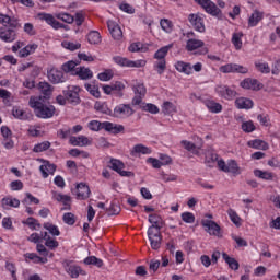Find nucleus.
I'll return each mask as SVG.
<instances>
[{
    "label": "nucleus",
    "mask_w": 280,
    "mask_h": 280,
    "mask_svg": "<svg viewBox=\"0 0 280 280\" xmlns=\"http://www.w3.org/2000/svg\"><path fill=\"white\" fill-rule=\"evenodd\" d=\"M0 40L3 43H14L16 40V33L21 30V23L16 18H11L0 13Z\"/></svg>",
    "instance_id": "1"
},
{
    "label": "nucleus",
    "mask_w": 280,
    "mask_h": 280,
    "mask_svg": "<svg viewBox=\"0 0 280 280\" xmlns=\"http://www.w3.org/2000/svg\"><path fill=\"white\" fill-rule=\"evenodd\" d=\"M149 222L151 226H149L147 235L150 242V246L152 250H159L161 248V244L163 243V236L161 235V229L165 226V221L159 214H150Z\"/></svg>",
    "instance_id": "2"
},
{
    "label": "nucleus",
    "mask_w": 280,
    "mask_h": 280,
    "mask_svg": "<svg viewBox=\"0 0 280 280\" xmlns=\"http://www.w3.org/2000/svg\"><path fill=\"white\" fill-rule=\"evenodd\" d=\"M28 106L33 108L39 119H51L56 115V107L45 102L43 96H31Z\"/></svg>",
    "instance_id": "3"
},
{
    "label": "nucleus",
    "mask_w": 280,
    "mask_h": 280,
    "mask_svg": "<svg viewBox=\"0 0 280 280\" xmlns=\"http://www.w3.org/2000/svg\"><path fill=\"white\" fill-rule=\"evenodd\" d=\"M88 128L93 132H100V130H106V132H110V135H119V132H124L125 130L124 125H117L110 121L101 122L100 120H91L88 124Z\"/></svg>",
    "instance_id": "4"
},
{
    "label": "nucleus",
    "mask_w": 280,
    "mask_h": 280,
    "mask_svg": "<svg viewBox=\"0 0 280 280\" xmlns=\"http://www.w3.org/2000/svg\"><path fill=\"white\" fill-rule=\"evenodd\" d=\"M170 49H172V45L161 47L153 56L154 60H156L153 63V69L159 75H163L165 73V69H167V60H165V58H167Z\"/></svg>",
    "instance_id": "5"
},
{
    "label": "nucleus",
    "mask_w": 280,
    "mask_h": 280,
    "mask_svg": "<svg viewBox=\"0 0 280 280\" xmlns=\"http://www.w3.org/2000/svg\"><path fill=\"white\" fill-rule=\"evenodd\" d=\"M218 170L225 174H234L235 176L242 174V167H240V164H237L235 160H228L225 162L224 159L220 158V161H218Z\"/></svg>",
    "instance_id": "6"
},
{
    "label": "nucleus",
    "mask_w": 280,
    "mask_h": 280,
    "mask_svg": "<svg viewBox=\"0 0 280 280\" xmlns=\"http://www.w3.org/2000/svg\"><path fill=\"white\" fill-rule=\"evenodd\" d=\"M80 91H82V89H80L78 85H68L65 90H62V95H66L68 104L78 106V104L82 102L80 98Z\"/></svg>",
    "instance_id": "7"
},
{
    "label": "nucleus",
    "mask_w": 280,
    "mask_h": 280,
    "mask_svg": "<svg viewBox=\"0 0 280 280\" xmlns=\"http://www.w3.org/2000/svg\"><path fill=\"white\" fill-rule=\"evenodd\" d=\"M115 65L118 67H127L128 69H141V67H145L147 62L143 59H138L132 61L126 57L115 56L113 57Z\"/></svg>",
    "instance_id": "8"
},
{
    "label": "nucleus",
    "mask_w": 280,
    "mask_h": 280,
    "mask_svg": "<svg viewBox=\"0 0 280 280\" xmlns=\"http://www.w3.org/2000/svg\"><path fill=\"white\" fill-rule=\"evenodd\" d=\"M198 5H201V8L207 12V14H210V16H222V10L218 8L215 2L211 0H194Z\"/></svg>",
    "instance_id": "9"
},
{
    "label": "nucleus",
    "mask_w": 280,
    "mask_h": 280,
    "mask_svg": "<svg viewBox=\"0 0 280 280\" xmlns=\"http://www.w3.org/2000/svg\"><path fill=\"white\" fill-rule=\"evenodd\" d=\"M47 78L51 84H62L67 81L63 70L54 67L47 69Z\"/></svg>",
    "instance_id": "10"
},
{
    "label": "nucleus",
    "mask_w": 280,
    "mask_h": 280,
    "mask_svg": "<svg viewBox=\"0 0 280 280\" xmlns=\"http://www.w3.org/2000/svg\"><path fill=\"white\" fill-rule=\"evenodd\" d=\"M135 115V109L130 104H119L114 108V117L118 119H128Z\"/></svg>",
    "instance_id": "11"
},
{
    "label": "nucleus",
    "mask_w": 280,
    "mask_h": 280,
    "mask_svg": "<svg viewBox=\"0 0 280 280\" xmlns=\"http://www.w3.org/2000/svg\"><path fill=\"white\" fill-rule=\"evenodd\" d=\"M188 21L196 32H199L200 34L206 32L205 16H202V14L191 13L188 15Z\"/></svg>",
    "instance_id": "12"
},
{
    "label": "nucleus",
    "mask_w": 280,
    "mask_h": 280,
    "mask_svg": "<svg viewBox=\"0 0 280 280\" xmlns=\"http://www.w3.org/2000/svg\"><path fill=\"white\" fill-rule=\"evenodd\" d=\"M110 170L119 174V176H130L132 173L125 171L126 170V164L121 160H117L115 158H112L109 160V165Z\"/></svg>",
    "instance_id": "13"
},
{
    "label": "nucleus",
    "mask_w": 280,
    "mask_h": 280,
    "mask_svg": "<svg viewBox=\"0 0 280 280\" xmlns=\"http://www.w3.org/2000/svg\"><path fill=\"white\" fill-rule=\"evenodd\" d=\"M240 86L247 91H261V89H264V83L259 82L257 79L246 78L241 81Z\"/></svg>",
    "instance_id": "14"
},
{
    "label": "nucleus",
    "mask_w": 280,
    "mask_h": 280,
    "mask_svg": "<svg viewBox=\"0 0 280 280\" xmlns=\"http://www.w3.org/2000/svg\"><path fill=\"white\" fill-rule=\"evenodd\" d=\"M214 91L217 95H219V97H222L223 100L228 101L233 100L235 95H237V92L229 88V85H217Z\"/></svg>",
    "instance_id": "15"
},
{
    "label": "nucleus",
    "mask_w": 280,
    "mask_h": 280,
    "mask_svg": "<svg viewBox=\"0 0 280 280\" xmlns=\"http://www.w3.org/2000/svg\"><path fill=\"white\" fill-rule=\"evenodd\" d=\"M37 19H39V21H45V23L50 25L52 30H62L63 27L62 23L58 22L57 19L51 15V13H38Z\"/></svg>",
    "instance_id": "16"
},
{
    "label": "nucleus",
    "mask_w": 280,
    "mask_h": 280,
    "mask_svg": "<svg viewBox=\"0 0 280 280\" xmlns=\"http://www.w3.org/2000/svg\"><path fill=\"white\" fill-rule=\"evenodd\" d=\"M12 115L15 119H20L21 121H30L33 115L30 110H24L20 106H14L12 109Z\"/></svg>",
    "instance_id": "17"
},
{
    "label": "nucleus",
    "mask_w": 280,
    "mask_h": 280,
    "mask_svg": "<svg viewBox=\"0 0 280 280\" xmlns=\"http://www.w3.org/2000/svg\"><path fill=\"white\" fill-rule=\"evenodd\" d=\"M201 224L203 228H206V231L209 233V235L220 237V226L218 223H215V221L203 220Z\"/></svg>",
    "instance_id": "18"
},
{
    "label": "nucleus",
    "mask_w": 280,
    "mask_h": 280,
    "mask_svg": "<svg viewBox=\"0 0 280 280\" xmlns=\"http://www.w3.org/2000/svg\"><path fill=\"white\" fill-rule=\"evenodd\" d=\"M107 27L114 40H121L124 32H121L119 24L115 23V21H108Z\"/></svg>",
    "instance_id": "19"
},
{
    "label": "nucleus",
    "mask_w": 280,
    "mask_h": 280,
    "mask_svg": "<svg viewBox=\"0 0 280 280\" xmlns=\"http://www.w3.org/2000/svg\"><path fill=\"white\" fill-rule=\"evenodd\" d=\"M77 200H86L91 196V188L84 183L77 185Z\"/></svg>",
    "instance_id": "20"
},
{
    "label": "nucleus",
    "mask_w": 280,
    "mask_h": 280,
    "mask_svg": "<svg viewBox=\"0 0 280 280\" xmlns=\"http://www.w3.org/2000/svg\"><path fill=\"white\" fill-rule=\"evenodd\" d=\"M65 270L72 279H78L80 275H86V272H84L80 266H75L71 262H66Z\"/></svg>",
    "instance_id": "21"
},
{
    "label": "nucleus",
    "mask_w": 280,
    "mask_h": 280,
    "mask_svg": "<svg viewBox=\"0 0 280 280\" xmlns=\"http://www.w3.org/2000/svg\"><path fill=\"white\" fill-rule=\"evenodd\" d=\"M235 106L240 110H250V108H253V106H255V103L250 98L238 97L235 100Z\"/></svg>",
    "instance_id": "22"
},
{
    "label": "nucleus",
    "mask_w": 280,
    "mask_h": 280,
    "mask_svg": "<svg viewBox=\"0 0 280 280\" xmlns=\"http://www.w3.org/2000/svg\"><path fill=\"white\" fill-rule=\"evenodd\" d=\"M261 21H264V12L254 10L248 19V27H257Z\"/></svg>",
    "instance_id": "23"
},
{
    "label": "nucleus",
    "mask_w": 280,
    "mask_h": 280,
    "mask_svg": "<svg viewBox=\"0 0 280 280\" xmlns=\"http://www.w3.org/2000/svg\"><path fill=\"white\" fill-rule=\"evenodd\" d=\"M36 49H38V44H28L19 50L18 56L19 58H27V56L35 54Z\"/></svg>",
    "instance_id": "24"
},
{
    "label": "nucleus",
    "mask_w": 280,
    "mask_h": 280,
    "mask_svg": "<svg viewBox=\"0 0 280 280\" xmlns=\"http://www.w3.org/2000/svg\"><path fill=\"white\" fill-rule=\"evenodd\" d=\"M70 144L79 148H84L85 145H91V140L86 136L70 137Z\"/></svg>",
    "instance_id": "25"
},
{
    "label": "nucleus",
    "mask_w": 280,
    "mask_h": 280,
    "mask_svg": "<svg viewBox=\"0 0 280 280\" xmlns=\"http://www.w3.org/2000/svg\"><path fill=\"white\" fill-rule=\"evenodd\" d=\"M140 154H152V149L143 144H136L130 150L131 156H140Z\"/></svg>",
    "instance_id": "26"
},
{
    "label": "nucleus",
    "mask_w": 280,
    "mask_h": 280,
    "mask_svg": "<svg viewBox=\"0 0 280 280\" xmlns=\"http://www.w3.org/2000/svg\"><path fill=\"white\" fill-rule=\"evenodd\" d=\"M197 185L203 187V189H213V177L211 176H200L195 179Z\"/></svg>",
    "instance_id": "27"
},
{
    "label": "nucleus",
    "mask_w": 280,
    "mask_h": 280,
    "mask_svg": "<svg viewBox=\"0 0 280 280\" xmlns=\"http://www.w3.org/2000/svg\"><path fill=\"white\" fill-rule=\"evenodd\" d=\"M73 75H78L80 80H91V78H93V71L89 68L79 67L73 72Z\"/></svg>",
    "instance_id": "28"
},
{
    "label": "nucleus",
    "mask_w": 280,
    "mask_h": 280,
    "mask_svg": "<svg viewBox=\"0 0 280 280\" xmlns=\"http://www.w3.org/2000/svg\"><path fill=\"white\" fill-rule=\"evenodd\" d=\"M175 69L178 71V73H185V75H191L192 73L191 63L189 62L177 61L175 63Z\"/></svg>",
    "instance_id": "29"
},
{
    "label": "nucleus",
    "mask_w": 280,
    "mask_h": 280,
    "mask_svg": "<svg viewBox=\"0 0 280 280\" xmlns=\"http://www.w3.org/2000/svg\"><path fill=\"white\" fill-rule=\"evenodd\" d=\"M39 170L43 176H54V173L56 172V164H52L49 161H44Z\"/></svg>",
    "instance_id": "30"
},
{
    "label": "nucleus",
    "mask_w": 280,
    "mask_h": 280,
    "mask_svg": "<svg viewBox=\"0 0 280 280\" xmlns=\"http://www.w3.org/2000/svg\"><path fill=\"white\" fill-rule=\"evenodd\" d=\"M248 148H253L254 150H268L270 145L268 142L260 140V139H255V140H249L247 142Z\"/></svg>",
    "instance_id": "31"
},
{
    "label": "nucleus",
    "mask_w": 280,
    "mask_h": 280,
    "mask_svg": "<svg viewBox=\"0 0 280 280\" xmlns=\"http://www.w3.org/2000/svg\"><path fill=\"white\" fill-rule=\"evenodd\" d=\"M205 47V42L196 38H190L186 43V50L187 51H196V49H200Z\"/></svg>",
    "instance_id": "32"
},
{
    "label": "nucleus",
    "mask_w": 280,
    "mask_h": 280,
    "mask_svg": "<svg viewBox=\"0 0 280 280\" xmlns=\"http://www.w3.org/2000/svg\"><path fill=\"white\" fill-rule=\"evenodd\" d=\"M205 106L208 108L209 113H222V104L213 101V100H207L205 102Z\"/></svg>",
    "instance_id": "33"
},
{
    "label": "nucleus",
    "mask_w": 280,
    "mask_h": 280,
    "mask_svg": "<svg viewBox=\"0 0 280 280\" xmlns=\"http://www.w3.org/2000/svg\"><path fill=\"white\" fill-rule=\"evenodd\" d=\"M242 38H244V33L242 32H236L232 34V45L236 49V51H240L243 47V42Z\"/></svg>",
    "instance_id": "34"
},
{
    "label": "nucleus",
    "mask_w": 280,
    "mask_h": 280,
    "mask_svg": "<svg viewBox=\"0 0 280 280\" xmlns=\"http://www.w3.org/2000/svg\"><path fill=\"white\" fill-rule=\"evenodd\" d=\"M222 258L231 270H240V262L235 258L229 256L226 253H222Z\"/></svg>",
    "instance_id": "35"
},
{
    "label": "nucleus",
    "mask_w": 280,
    "mask_h": 280,
    "mask_svg": "<svg viewBox=\"0 0 280 280\" xmlns=\"http://www.w3.org/2000/svg\"><path fill=\"white\" fill-rule=\"evenodd\" d=\"M180 144L187 150V152H191V154H195L196 156L200 154V150L198 149V147H196V143L189 140H182Z\"/></svg>",
    "instance_id": "36"
},
{
    "label": "nucleus",
    "mask_w": 280,
    "mask_h": 280,
    "mask_svg": "<svg viewBox=\"0 0 280 280\" xmlns=\"http://www.w3.org/2000/svg\"><path fill=\"white\" fill-rule=\"evenodd\" d=\"M86 39L90 43V45H100V43H102V35L97 31H91L86 35Z\"/></svg>",
    "instance_id": "37"
},
{
    "label": "nucleus",
    "mask_w": 280,
    "mask_h": 280,
    "mask_svg": "<svg viewBox=\"0 0 280 280\" xmlns=\"http://www.w3.org/2000/svg\"><path fill=\"white\" fill-rule=\"evenodd\" d=\"M78 65H80V61H68V62H65L62 66H61V69L63 71V73H71V75H73V72L78 69L75 67H78Z\"/></svg>",
    "instance_id": "38"
},
{
    "label": "nucleus",
    "mask_w": 280,
    "mask_h": 280,
    "mask_svg": "<svg viewBox=\"0 0 280 280\" xmlns=\"http://www.w3.org/2000/svg\"><path fill=\"white\" fill-rule=\"evenodd\" d=\"M132 91L135 95H141L145 96V93H148V90L145 89V84L141 81H136V83L132 85Z\"/></svg>",
    "instance_id": "39"
},
{
    "label": "nucleus",
    "mask_w": 280,
    "mask_h": 280,
    "mask_svg": "<svg viewBox=\"0 0 280 280\" xmlns=\"http://www.w3.org/2000/svg\"><path fill=\"white\" fill-rule=\"evenodd\" d=\"M218 161H220V155L218 153H214L213 151H209L206 154L205 163L206 165H209V167H211L213 163H217V166H218Z\"/></svg>",
    "instance_id": "40"
},
{
    "label": "nucleus",
    "mask_w": 280,
    "mask_h": 280,
    "mask_svg": "<svg viewBox=\"0 0 280 280\" xmlns=\"http://www.w3.org/2000/svg\"><path fill=\"white\" fill-rule=\"evenodd\" d=\"M160 25L163 32H165L166 34H172V32H174V23H172V21L167 19H162L160 21Z\"/></svg>",
    "instance_id": "41"
},
{
    "label": "nucleus",
    "mask_w": 280,
    "mask_h": 280,
    "mask_svg": "<svg viewBox=\"0 0 280 280\" xmlns=\"http://www.w3.org/2000/svg\"><path fill=\"white\" fill-rule=\"evenodd\" d=\"M84 264L86 266H96L97 268H102L104 266V261L95 256H90L84 259Z\"/></svg>",
    "instance_id": "42"
},
{
    "label": "nucleus",
    "mask_w": 280,
    "mask_h": 280,
    "mask_svg": "<svg viewBox=\"0 0 280 280\" xmlns=\"http://www.w3.org/2000/svg\"><path fill=\"white\" fill-rule=\"evenodd\" d=\"M255 68L257 69V71H259L260 73L264 74H268L270 73V65H268V62H264V61H255Z\"/></svg>",
    "instance_id": "43"
},
{
    "label": "nucleus",
    "mask_w": 280,
    "mask_h": 280,
    "mask_svg": "<svg viewBox=\"0 0 280 280\" xmlns=\"http://www.w3.org/2000/svg\"><path fill=\"white\" fill-rule=\"evenodd\" d=\"M162 110L164 115H173V113H176V105L170 101H165L162 105Z\"/></svg>",
    "instance_id": "44"
},
{
    "label": "nucleus",
    "mask_w": 280,
    "mask_h": 280,
    "mask_svg": "<svg viewBox=\"0 0 280 280\" xmlns=\"http://www.w3.org/2000/svg\"><path fill=\"white\" fill-rule=\"evenodd\" d=\"M105 211L107 215H119V213L121 212V207H119V205L114 201L109 205V207L105 209Z\"/></svg>",
    "instance_id": "45"
},
{
    "label": "nucleus",
    "mask_w": 280,
    "mask_h": 280,
    "mask_svg": "<svg viewBox=\"0 0 280 280\" xmlns=\"http://www.w3.org/2000/svg\"><path fill=\"white\" fill-rule=\"evenodd\" d=\"M51 148V142L49 141H44L40 143H37L33 148V152L40 153V152H47Z\"/></svg>",
    "instance_id": "46"
},
{
    "label": "nucleus",
    "mask_w": 280,
    "mask_h": 280,
    "mask_svg": "<svg viewBox=\"0 0 280 280\" xmlns=\"http://www.w3.org/2000/svg\"><path fill=\"white\" fill-rule=\"evenodd\" d=\"M39 91L44 95V97H43L44 100L46 97H49L51 95V84H49L48 82H40Z\"/></svg>",
    "instance_id": "47"
},
{
    "label": "nucleus",
    "mask_w": 280,
    "mask_h": 280,
    "mask_svg": "<svg viewBox=\"0 0 280 280\" xmlns=\"http://www.w3.org/2000/svg\"><path fill=\"white\" fill-rule=\"evenodd\" d=\"M228 214H229L231 222H233V224H235V226H242V218H240L237 215V212L235 210L229 209Z\"/></svg>",
    "instance_id": "48"
},
{
    "label": "nucleus",
    "mask_w": 280,
    "mask_h": 280,
    "mask_svg": "<svg viewBox=\"0 0 280 280\" xmlns=\"http://www.w3.org/2000/svg\"><path fill=\"white\" fill-rule=\"evenodd\" d=\"M20 205H21V201L16 198L5 197L2 199V207L18 208V207H20Z\"/></svg>",
    "instance_id": "49"
},
{
    "label": "nucleus",
    "mask_w": 280,
    "mask_h": 280,
    "mask_svg": "<svg viewBox=\"0 0 280 280\" xmlns=\"http://www.w3.org/2000/svg\"><path fill=\"white\" fill-rule=\"evenodd\" d=\"M61 46L63 47V49H69V51H77V49H80V47H82V44L73 42H62Z\"/></svg>",
    "instance_id": "50"
},
{
    "label": "nucleus",
    "mask_w": 280,
    "mask_h": 280,
    "mask_svg": "<svg viewBox=\"0 0 280 280\" xmlns=\"http://www.w3.org/2000/svg\"><path fill=\"white\" fill-rule=\"evenodd\" d=\"M113 70L108 69L104 72H101L97 74V78L101 80V82H108L109 80H113Z\"/></svg>",
    "instance_id": "51"
},
{
    "label": "nucleus",
    "mask_w": 280,
    "mask_h": 280,
    "mask_svg": "<svg viewBox=\"0 0 280 280\" xmlns=\"http://www.w3.org/2000/svg\"><path fill=\"white\" fill-rule=\"evenodd\" d=\"M44 229H46V231H48V233H50V235H55L56 237H58V235H60V230H58V226L47 222L44 223Z\"/></svg>",
    "instance_id": "52"
},
{
    "label": "nucleus",
    "mask_w": 280,
    "mask_h": 280,
    "mask_svg": "<svg viewBox=\"0 0 280 280\" xmlns=\"http://www.w3.org/2000/svg\"><path fill=\"white\" fill-rule=\"evenodd\" d=\"M84 86H85L86 91L93 95V97L98 98L101 96L100 88H97L96 85L86 83Z\"/></svg>",
    "instance_id": "53"
},
{
    "label": "nucleus",
    "mask_w": 280,
    "mask_h": 280,
    "mask_svg": "<svg viewBox=\"0 0 280 280\" xmlns=\"http://www.w3.org/2000/svg\"><path fill=\"white\" fill-rule=\"evenodd\" d=\"M62 220L65 224H68L69 226H73V224H75V214L71 212H67L63 214Z\"/></svg>",
    "instance_id": "54"
},
{
    "label": "nucleus",
    "mask_w": 280,
    "mask_h": 280,
    "mask_svg": "<svg viewBox=\"0 0 280 280\" xmlns=\"http://www.w3.org/2000/svg\"><path fill=\"white\" fill-rule=\"evenodd\" d=\"M143 110L147 113H151V115H159V106L152 104V103H147L143 107Z\"/></svg>",
    "instance_id": "55"
},
{
    "label": "nucleus",
    "mask_w": 280,
    "mask_h": 280,
    "mask_svg": "<svg viewBox=\"0 0 280 280\" xmlns=\"http://www.w3.org/2000/svg\"><path fill=\"white\" fill-rule=\"evenodd\" d=\"M147 163L154 167V170H161L163 167V163L156 158H148Z\"/></svg>",
    "instance_id": "56"
},
{
    "label": "nucleus",
    "mask_w": 280,
    "mask_h": 280,
    "mask_svg": "<svg viewBox=\"0 0 280 280\" xmlns=\"http://www.w3.org/2000/svg\"><path fill=\"white\" fill-rule=\"evenodd\" d=\"M242 130L243 132L247 133L255 132V124L253 122V120L244 121L242 124Z\"/></svg>",
    "instance_id": "57"
},
{
    "label": "nucleus",
    "mask_w": 280,
    "mask_h": 280,
    "mask_svg": "<svg viewBox=\"0 0 280 280\" xmlns=\"http://www.w3.org/2000/svg\"><path fill=\"white\" fill-rule=\"evenodd\" d=\"M182 220L183 222H186V224H194V222H196V217L191 212H184L182 213Z\"/></svg>",
    "instance_id": "58"
},
{
    "label": "nucleus",
    "mask_w": 280,
    "mask_h": 280,
    "mask_svg": "<svg viewBox=\"0 0 280 280\" xmlns=\"http://www.w3.org/2000/svg\"><path fill=\"white\" fill-rule=\"evenodd\" d=\"M221 73H235V63H226L219 68Z\"/></svg>",
    "instance_id": "59"
},
{
    "label": "nucleus",
    "mask_w": 280,
    "mask_h": 280,
    "mask_svg": "<svg viewBox=\"0 0 280 280\" xmlns=\"http://www.w3.org/2000/svg\"><path fill=\"white\" fill-rule=\"evenodd\" d=\"M57 19H59V21H63V23H73V21H75V19L73 18V15L69 14V13H59L57 15Z\"/></svg>",
    "instance_id": "60"
},
{
    "label": "nucleus",
    "mask_w": 280,
    "mask_h": 280,
    "mask_svg": "<svg viewBox=\"0 0 280 280\" xmlns=\"http://www.w3.org/2000/svg\"><path fill=\"white\" fill-rule=\"evenodd\" d=\"M26 224L30 226V229H32V231H36V226L38 229H40V223H38V220L30 217L27 220H26Z\"/></svg>",
    "instance_id": "61"
},
{
    "label": "nucleus",
    "mask_w": 280,
    "mask_h": 280,
    "mask_svg": "<svg viewBox=\"0 0 280 280\" xmlns=\"http://www.w3.org/2000/svg\"><path fill=\"white\" fill-rule=\"evenodd\" d=\"M45 246H47V248H50V250H54V248H58L59 244L58 241L51 238V236H48L45 242Z\"/></svg>",
    "instance_id": "62"
},
{
    "label": "nucleus",
    "mask_w": 280,
    "mask_h": 280,
    "mask_svg": "<svg viewBox=\"0 0 280 280\" xmlns=\"http://www.w3.org/2000/svg\"><path fill=\"white\" fill-rule=\"evenodd\" d=\"M5 269L11 272V277L13 280H16V267L14 264L7 261Z\"/></svg>",
    "instance_id": "63"
},
{
    "label": "nucleus",
    "mask_w": 280,
    "mask_h": 280,
    "mask_svg": "<svg viewBox=\"0 0 280 280\" xmlns=\"http://www.w3.org/2000/svg\"><path fill=\"white\" fill-rule=\"evenodd\" d=\"M119 8L122 12H126L127 14H135V9L129 3H121Z\"/></svg>",
    "instance_id": "64"
}]
</instances>
